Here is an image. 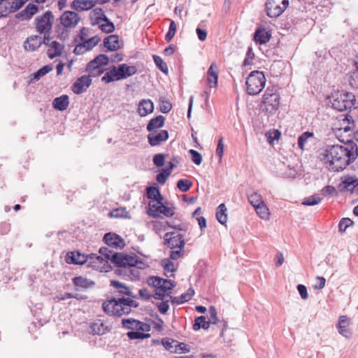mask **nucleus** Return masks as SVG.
<instances>
[{
    "mask_svg": "<svg viewBox=\"0 0 358 358\" xmlns=\"http://www.w3.org/2000/svg\"><path fill=\"white\" fill-rule=\"evenodd\" d=\"M67 264H83L87 260V256L78 251L69 252L66 255Z\"/></svg>",
    "mask_w": 358,
    "mask_h": 358,
    "instance_id": "nucleus-22",
    "label": "nucleus"
},
{
    "mask_svg": "<svg viewBox=\"0 0 358 358\" xmlns=\"http://www.w3.org/2000/svg\"><path fill=\"white\" fill-rule=\"evenodd\" d=\"M248 199L250 204L255 207L264 202L262 199V196L257 192H253L251 194H248Z\"/></svg>",
    "mask_w": 358,
    "mask_h": 358,
    "instance_id": "nucleus-42",
    "label": "nucleus"
},
{
    "mask_svg": "<svg viewBox=\"0 0 358 358\" xmlns=\"http://www.w3.org/2000/svg\"><path fill=\"white\" fill-rule=\"evenodd\" d=\"M79 20L78 14L73 11H66L60 17L61 24L66 29L76 27Z\"/></svg>",
    "mask_w": 358,
    "mask_h": 358,
    "instance_id": "nucleus-17",
    "label": "nucleus"
},
{
    "mask_svg": "<svg viewBox=\"0 0 358 358\" xmlns=\"http://www.w3.org/2000/svg\"><path fill=\"white\" fill-rule=\"evenodd\" d=\"M64 49V45L56 41H51L50 48L48 50L47 54L50 59L59 56Z\"/></svg>",
    "mask_w": 358,
    "mask_h": 358,
    "instance_id": "nucleus-30",
    "label": "nucleus"
},
{
    "mask_svg": "<svg viewBox=\"0 0 358 358\" xmlns=\"http://www.w3.org/2000/svg\"><path fill=\"white\" fill-rule=\"evenodd\" d=\"M255 209L256 213L259 215V216L262 219H268L269 213H268V208L265 205L264 202H262L261 204L257 205L254 207Z\"/></svg>",
    "mask_w": 358,
    "mask_h": 358,
    "instance_id": "nucleus-41",
    "label": "nucleus"
},
{
    "mask_svg": "<svg viewBox=\"0 0 358 358\" xmlns=\"http://www.w3.org/2000/svg\"><path fill=\"white\" fill-rule=\"evenodd\" d=\"M136 68L134 66H128L126 64H122L117 66H113L108 69L101 80L105 83H109L113 81L126 79L136 73Z\"/></svg>",
    "mask_w": 358,
    "mask_h": 358,
    "instance_id": "nucleus-4",
    "label": "nucleus"
},
{
    "mask_svg": "<svg viewBox=\"0 0 358 358\" xmlns=\"http://www.w3.org/2000/svg\"><path fill=\"white\" fill-rule=\"evenodd\" d=\"M99 253L100 256L91 253V267L101 272L109 271L110 263H113L118 268L116 273L120 275L138 278L140 275L138 269L148 266L146 262L136 255L115 252L108 248H101Z\"/></svg>",
    "mask_w": 358,
    "mask_h": 358,
    "instance_id": "nucleus-1",
    "label": "nucleus"
},
{
    "mask_svg": "<svg viewBox=\"0 0 358 358\" xmlns=\"http://www.w3.org/2000/svg\"><path fill=\"white\" fill-rule=\"evenodd\" d=\"M171 175L169 170L162 169L159 173L157 176V180L160 184H164Z\"/></svg>",
    "mask_w": 358,
    "mask_h": 358,
    "instance_id": "nucleus-50",
    "label": "nucleus"
},
{
    "mask_svg": "<svg viewBox=\"0 0 358 358\" xmlns=\"http://www.w3.org/2000/svg\"><path fill=\"white\" fill-rule=\"evenodd\" d=\"M189 153L190 154L192 160L194 164L196 165H200L201 164L202 156L198 151L189 150Z\"/></svg>",
    "mask_w": 358,
    "mask_h": 358,
    "instance_id": "nucleus-51",
    "label": "nucleus"
},
{
    "mask_svg": "<svg viewBox=\"0 0 358 358\" xmlns=\"http://www.w3.org/2000/svg\"><path fill=\"white\" fill-rule=\"evenodd\" d=\"M147 213L149 216L154 218L160 217L161 215L169 217L175 214V207L172 203L169 202L157 206H155L154 204H149Z\"/></svg>",
    "mask_w": 358,
    "mask_h": 358,
    "instance_id": "nucleus-7",
    "label": "nucleus"
},
{
    "mask_svg": "<svg viewBox=\"0 0 358 358\" xmlns=\"http://www.w3.org/2000/svg\"><path fill=\"white\" fill-rule=\"evenodd\" d=\"M54 22V15L51 11H47L41 16L35 18L36 31L43 35H48Z\"/></svg>",
    "mask_w": 358,
    "mask_h": 358,
    "instance_id": "nucleus-9",
    "label": "nucleus"
},
{
    "mask_svg": "<svg viewBox=\"0 0 358 358\" xmlns=\"http://www.w3.org/2000/svg\"><path fill=\"white\" fill-rule=\"evenodd\" d=\"M227 210V209L224 203H221L217 207L216 218L222 224H224L227 221V215L226 213Z\"/></svg>",
    "mask_w": 358,
    "mask_h": 358,
    "instance_id": "nucleus-37",
    "label": "nucleus"
},
{
    "mask_svg": "<svg viewBox=\"0 0 358 358\" xmlns=\"http://www.w3.org/2000/svg\"><path fill=\"white\" fill-rule=\"evenodd\" d=\"M109 331L108 327L106 326L101 320L91 324V333L93 334L103 335Z\"/></svg>",
    "mask_w": 358,
    "mask_h": 358,
    "instance_id": "nucleus-33",
    "label": "nucleus"
},
{
    "mask_svg": "<svg viewBox=\"0 0 358 358\" xmlns=\"http://www.w3.org/2000/svg\"><path fill=\"white\" fill-rule=\"evenodd\" d=\"M209 314H210L209 321H210L211 324H217L218 318L217 317V310L214 306H210Z\"/></svg>",
    "mask_w": 358,
    "mask_h": 358,
    "instance_id": "nucleus-56",
    "label": "nucleus"
},
{
    "mask_svg": "<svg viewBox=\"0 0 358 358\" xmlns=\"http://www.w3.org/2000/svg\"><path fill=\"white\" fill-rule=\"evenodd\" d=\"M122 324L124 328L131 329L132 331L137 330L143 332L150 331V324L132 318L122 319Z\"/></svg>",
    "mask_w": 358,
    "mask_h": 358,
    "instance_id": "nucleus-16",
    "label": "nucleus"
},
{
    "mask_svg": "<svg viewBox=\"0 0 358 358\" xmlns=\"http://www.w3.org/2000/svg\"><path fill=\"white\" fill-rule=\"evenodd\" d=\"M194 294L192 289H189L185 293L182 294L180 296L171 298V303L173 304H182L185 302L189 301Z\"/></svg>",
    "mask_w": 358,
    "mask_h": 358,
    "instance_id": "nucleus-35",
    "label": "nucleus"
},
{
    "mask_svg": "<svg viewBox=\"0 0 358 358\" xmlns=\"http://www.w3.org/2000/svg\"><path fill=\"white\" fill-rule=\"evenodd\" d=\"M158 310L162 314H166L169 309V306L168 304V301H162L159 303L157 305Z\"/></svg>",
    "mask_w": 358,
    "mask_h": 358,
    "instance_id": "nucleus-63",
    "label": "nucleus"
},
{
    "mask_svg": "<svg viewBox=\"0 0 358 358\" xmlns=\"http://www.w3.org/2000/svg\"><path fill=\"white\" fill-rule=\"evenodd\" d=\"M103 240L106 245L113 248H121L124 245L123 239L113 233L106 234Z\"/></svg>",
    "mask_w": 358,
    "mask_h": 358,
    "instance_id": "nucleus-21",
    "label": "nucleus"
},
{
    "mask_svg": "<svg viewBox=\"0 0 358 358\" xmlns=\"http://www.w3.org/2000/svg\"><path fill=\"white\" fill-rule=\"evenodd\" d=\"M314 137V134L310 131L303 132L301 135H300L298 138L297 143L298 146L301 150H304L305 146L308 142L310 138H313Z\"/></svg>",
    "mask_w": 358,
    "mask_h": 358,
    "instance_id": "nucleus-38",
    "label": "nucleus"
},
{
    "mask_svg": "<svg viewBox=\"0 0 358 358\" xmlns=\"http://www.w3.org/2000/svg\"><path fill=\"white\" fill-rule=\"evenodd\" d=\"M69 104V96L64 94L59 97H57L53 100V107L59 110H64L67 108Z\"/></svg>",
    "mask_w": 358,
    "mask_h": 358,
    "instance_id": "nucleus-31",
    "label": "nucleus"
},
{
    "mask_svg": "<svg viewBox=\"0 0 358 358\" xmlns=\"http://www.w3.org/2000/svg\"><path fill=\"white\" fill-rule=\"evenodd\" d=\"M320 156L329 171H341L353 162V147L350 149L342 145H325L320 149Z\"/></svg>",
    "mask_w": 358,
    "mask_h": 358,
    "instance_id": "nucleus-2",
    "label": "nucleus"
},
{
    "mask_svg": "<svg viewBox=\"0 0 358 358\" xmlns=\"http://www.w3.org/2000/svg\"><path fill=\"white\" fill-rule=\"evenodd\" d=\"M93 16H91V24L96 23V21H99L101 18L106 17L104 11L101 8H95L92 10Z\"/></svg>",
    "mask_w": 358,
    "mask_h": 358,
    "instance_id": "nucleus-43",
    "label": "nucleus"
},
{
    "mask_svg": "<svg viewBox=\"0 0 358 358\" xmlns=\"http://www.w3.org/2000/svg\"><path fill=\"white\" fill-rule=\"evenodd\" d=\"M164 244L171 248H178L182 250L185 246V241L183 236L180 234L176 232H167L165 234Z\"/></svg>",
    "mask_w": 358,
    "mask_h": 358,
    "instance_id": "nucleus-15",
    "label": "nucleus"
},
{
    "mask_svg": "<svg viewBox=\"0 0 358 358\" xmlns=\"http://www.w3.org/2000/svg\"><path fill=\"white\" fill-rule=\"evenodd\" d=\"M148 136V142L152 146L160 145L169 138V133L166 130H161L159 132L151 131Z\"/></svg>",
    "mask_w": 358,
    "mask_h": 358,
    "instance_id": "nucleus-19",
    "label": "nucleus"
},
{
    "mask_svg": "<svg viewBox=\"0 0 358 358\" xmlns=\"http://www.w3.org/2000/svg\"><path fill=\"white\" fill-rule=\"evenodd\" d=\"M90 86V74L83 76L73 84L71 87L72 91L77 94H81L86 91Z\"/></svg>",
    "mask_w": 358,
    "mask_h": 358,
    "instance_id": "nucleus-20",
    "label": "nucleus"
},
{
    "mask_svg": "<svg viewBox=\"0 0 358 358\" xmlns=\"http://www.w3.org/2000/svg\"><path fill=\"white\" fill-rule=\"evenodd\" d=\"M348 326L349 321L348 317L346 315L340 316L339 321L338 324L336 325V327L338 329L339 334L346 338L350 337L351 335V332L348 329Z\"/></svg>",
    "mask_w": 358,
    "mask_h": 358,
    "instance_id": "nucleus-27",
    "label": "nucleus"
},
{
    "mask_svg": "<svg viewBox=\"0 0 358 358\" xmlns=\"http://www.w3.org/2000/svg\"><path fill=\"white\" fill-rule=\"evenodd\" d=\"M24 9L26 10V13H27L28 14L27 16L29 17L30 18L38 11L37 6L31 3L28 4Z\"/></svg>",
    "mask_w": 358,
    "mask_h": 358,
    "instance_id": "nucleus-62",
    "label": "nucleus"
},
{
    "mask_svg": "<svg viewBox=\"0 0 358 358\" xmlns=\"http://www.w3.org/2000/svg\"><path fill=\"white\" fill-rule=\"evenodd\" d=\"M176 31V24L173 20H171L169 31L165 36L166 41L169 42L173 38Z\"/></svg>",
    "mask_w": 358,
    "mask_h": 358,
    "instance_id": "nucleus-49",
    "label": "nucleus"
},
{
    "mask_svg": "<svg viewBox=\"0 0 358 358\" xmlns=\"http://www.w3.org/2000/svg\"><path fill=\"white\" fill-rule=\"evenodd\" d=\"M321 200L322 198L320 196L315 194L305 199L302 202V204L305 206H314L318 204L321 201Z\"/></svg>",
    "mask_w": 358,
    "mask_h": 358,
    "instance_id": "nucleus-47",
    "label": "nucleus"
},
{
    "mask_svg": "<svg viewBox=\"0 0 358 358\" xmlns=\"http://www.w3.org/2000/svg\"><path fill=\"white\" fill-rule=\"evenodd\" d=\"M108 62V57L103 54L96 56L93 60H91V77L96 70H99L97 71L98 73H103V71H100L99 68L102 66L107 65Z\"/></svg>",
    "mask_w": 358,
    "mask_h": 358,
    "instance_id": "nucleus-23",
    "label": "nucleus"
},
{
    "mask_svg": "<svg viewBox=\"0 0 358 358\" xmlns=\"http://www.w3.org/2000/svg\"><path fill=\"white\" fill-rule=\"evenodd\" d=\"M153 163L155 166L161 167L164 164V155L163 154H157L153 157Z\"/></svg>",
    "mask_w": 358,
    "mask_h": 358,
    "instance_id": "nucleus-59",
    "label": "nucleus"
},
{
    "mask_svg": "<svg viewBox=\"0 0 358 358\" xmlns=\"http://www.w3.org/2000/svg\"><path fill=\"white\" fill-rule=\"evenodd\" d=\"M341 191H350L358 194V178L351 176H345L338 186Z\"/></svg>",
    "mask_w": 358,
    "mask_h": 358,
    "instance_id": "nucleus-18",
    "label": "nucleus"
},
{
    "mask_svg": "<svg viewBox=\"0 0 358 358\" xmlns=\"http://www.w3.org/2000/svg\"><path fill=\"white\" fill-rule=\"evenodd\" d=\"M165 117L162 115H158L150 120L147 124V130L154 131L155 129L161 128L164 126Z\"/></svg>",
    "mask_w": 358,
    "mask_h": 358,
    "instance_id": "nucleus-32",
    "label": "nucleus"
},
{
    "mask_svg": "<svg viewBox=\"0 0 358 358\" xmlns=\"http://www.w3.org/2000/svg\"><path fill=\"white\" fill-rule=\"evenodd\" d=\"M76 45L74 48V53L82 55L90 50V30L84 27L80 29L79 34L75 39Z\"/></svg>",
    "mask_w": 358,
    "mask_h": 358,
    "instance_id": "nucleus-11",
    "label": "nucleus"
},
{
    "mask_svg": "<svg viewBox=\"0 0 358 358\" xmlns=\"http://www.w3.org/2000/svg\"><path fill=\"white\" fill-rule=\"evenodd\" d=\"M211 324L210 321L206 320L205 316H199L195 318L194 323L193 324V329L198 331L200 329H208Z\"/></svg>",
    "mask_w": 358,
    "mask_h": 358,
    "instance_id": "nucleus-36",
    "label": "nucleus"
},
{
    "mask_svg": "<svg viewBox=\"0 0 358 358\" xmlns=\"http://www.w3.org/2000/svg\"><path fill=\"white\" fill-rule=\"evenodd\" d=\"M289 5V0H266L265 10L269 17L281 15Z\"/></svg>",
    "mask_w": 358,
    "mask_h": 358,
    "instance_id": "nucleus-8",
    "label": "nucleus"
},
{
    "mask_svg": "<svg viewBox=\"0 0 358 358\" xmlns=\"http://www.w3.org/2000/svg\"><path fill=\"white\" fill-rule=\"evenodd\" d=\"M73 282L76 287L80 288H87L90 286L88 280L81 276L74 278Z\"/></svg>",
    "mask_w": 358,
    "mask_h": 358,
    "instance_id": "nucleus-48",
    "label": "nucleus"
},
{
    "mask_svg": "<svg viewBox=\"0 0 358 358\" xmlns=\"http://www.w3.org/2000/svg\"><path fill=\"white\" fill-rule=\"evenodd\" d=\"M162 343L166 350H168L172 352H174V348H175V345H176L175 340L171 339V338H166V339H163L162 341Z\"/></svg>",
    "mask_w": 358,
    "mask_h": 358,
    "instance_id": "nucleus-54",
    "label": "nucleus"
},
{
    "mask_svg": "<svg viewBox=\"0 0 358 358\" xmlns=\"http://www.w3.org/2000/svg\"><path fill=\"white\" fill-rule=\"evenodd\" d=\"M147 283L150 286L164 292L169 291L176 286L173 281L164 279L158 276L149 277L147 279Z\"/></svg>",
    "mask_w": 358,
    "mask_h": 358,
    "instance_id": "nucleus-14",
    "label": "nucleus"
},
{
    "mask_svg": "<svg viewBox=\"0 0 358 358\" xmlns=\"http://www.w3.org/2000/svg\"><path fill=\"white\" fill-rule=\"evenodd\" d=\"M127 337L131 340H135V339H145L150 337V334H145L143 331H131L127 333Z\"/></svg>",
    "mask_w": 358,
    "mask_h": 358,
    "instance_id": "nucleus-40",
    "label": "nucleus"
},
{
    "mask_svg": "<svg viewBox=\"0 0 358 358\" xmlns=\"http://www.w3.org/2000/svg\"><path fill=\"white\" fill-rule=\"evenodd\" d=\"M138 303L130 297L111 298L103 303V310L109 315L121 316L129 314L132 308H137Z\"/></svg>",
    "mask_w": 358,
    "mask_h": 358,
    "instance_id": "nucleus-3",
    "label": "nucleus"
},
{
    "mask_svg": "<svg viewBox=\"0 0 358 358\" xmlns=\"http://www.w3.org/2000/svg\"><path fill=\"white\" fill-rule=\"evenodd\" d=\"M328 99L332 108L338 111L350 109L356 101L352 93L345 91L336 92L329 96Z\"/></svg>",
    "mask_w": 358,
    "mask_h": 358,
    "instance_id": "nucleus-5",
    "label": "nucleus"
},
{
    "mask_svg": "<svg viewBox=\"0 0 358 358\" xmlns=\"http://www.w3.org/2000/svg\"><path fill=\"white\" fill-rule=\"evenodd\" d=\"M110 285L113 287L111 289L112 298L130 297L132 299L136 298V296L131 292V288L127 287L125 283L113 280H110Z\"/></svg>",
    "mask_w": 358,
    "mask_h": 358,
    "instance_id": "nucleus-12",
    "label": "nucleus"
},
{
    "mask_svg": "<svg viewBox=\"0 0 358 358\" xmlns=\"http://www.w3.org/2000/svg\"><path fill=\"white\" fill-rule=\"evenodd\" d=\"M154 110L153 102L150 99H143L138 104V113L141 117L146 116L152 113Z\"/></svg>",
    "mask_w": 358,
    "mask_h": 358,
    "instance_id": "nucleus-28",
    "label": "nucleus"
},
{
    "mask_svg": "<svg viewBox=\"0 0 358 358\" xmlns=\"http://www.w3.org/2000/svg\"><path fill=\"white\" fill-rule=\"evenodd\" d=\"M153 60L158 69L164 73H168V66L162 58L158 55H153Z\"/></svg>",
    "mask_w": 358,
    "mask_h": 358,
    "instance_id": "nucleus-44",
    "label": "nucleus"
},
{
    "mask_svg": "<svg viewBox=\"0 0 358 358\" xmlns=\"http://www.w3.org/2000/svg\"><path fill=\"white\" fill-rule=\"evenodd\" d=\"M192 186V182L187 179H180L177 182V187L182 192H187Z\"/></svg>",
    "mask_w": 358,
    "mask_h": 358,
    "instance_id": "nucleus-45",
    "label": "nucleus"
},
{
    "mask_svg": "<svg viewBox=\"0 0 358 358\" xmlns=\"http://www.w3.org/2000/svg\"><path fill=\"white\" fill-rule=\"evenodd\" d=\"M271 37V33L262 27L257 28L254 34V40L259 44L268 43Z\"/></svg>",
    "mask_w": 358,
    "mask_h": 358,
    "instance_id": "nucleus-25",
    "label": "nucleus"
},
{
    "mask_svg": "<svg viewBox=\"0 0 358 358\" xmlns=\"http://www.w3.org/2000/svg\"><path fill=\"white\" fill-rule=\"evenodd\" d=\"M92 26H97L99 29H100L104 33H111L115 30L114 24L110 21V20L106 17L105 18L99 19V21H96V23H94L91 24Z\"/></svg>",
    "mask_w": 358,
    "mask_h": 358,
    "instance_id": "nucleus-26",
    "label": "nucleus"
},
{
    "mask_svg": "<svg viewBox=\"0 0 358 358\" xmlns=\"http://www.w3.org/2000/svg\"><path fill=\"white\" fill-rule=\"evenodd\" d=\"M189 349L187 346V345L183 343H178L177 341H176V345L174 348V352H189Z\"/></svg>",
    "mask_w": 358,
    "mask_h": 358,
    "instance_id": "nucleus-58",
    "label": "nucleus"
},
{
    "mask_svg": "<svg viewBox=\"0 0 358 358\" xmlns=\"http://www.w3.org/2000/svg\"><path fill=\"white\" fill-rule=\"evenodd\" d=\"M104 46L110 51H114L119 48V39L117 35H110L104 39Z\"/></svg>",
    "mask_w": 358,
    "mask_h": 358,
    "instance_id": "nucleus-34",
    "label": "nucleus"
},
{
    "mask_svg": "<svg viewBox=\"0 0 358 358\" xmlns=\"http://www.w3.org/2000/svg\"><path fill=\"white\" fill-rule=\"evenodd\" d=\"M297 290L301 296V297L306 300L308 297V294L307 292L306 287L303 285H297Z\"/></svg>",
    "mask_w": 358,
    "mask_h": 358,
    "instance_id": "nucleus-64",
    "label": "nucleus"
},
{
    "mask_svg": "<svg viewBox=\"0 0 358 358\" xmlns=\"http://www.w3.org/2000/svg\"><path fill=\"white\" fill-rule=\"evenodd\" d=\"M42 44V38L38 36H31L29 37L24 44L26 50L34 51Z\"/></svg>",
    "mask_w": 358,
    "mask_h": 358,
    "instance_id": "nucleus-29",
    "label": "nucleus"
},
{
    "mask_svg": "<svg viewBox=\"0 0 358 358\" xmlns=\"http://www.w3.org/2000/svg\"><path fill=\"white\" fill-rule=\"evenodd\" d=\"M338 120L336 129L339 133H344L347 137H351L355 134V124L351 115H342Z\"/></svg>",
    "mask_w": 358,
    "mask_h": 358,
    "instance_id": "nucleus-13",
    "label": "nucleus"
},
{
    "mask_svg": "<svg viewBox=\"0 0 358 358\" xmlns=\"http://www.w3.org/2000/svg\"><path fill=\"white\" fill-rule=\"evenodd\" d=\"M217 69V65L212 63L207 71V83L210 88L216 87L217 85L218 73Z\"/></svg>",
    "mask_w": 358,
    "mask_h": 358,
    "instance_id": "nucleus-24",
    "label": "nucleus"
},
{
    "mask_svg": "<svg viewBox=\"0 0 358 358\" xmlns=\"http://www.w3.org/2000/svg\"><path fill=\"white\" fill-rule=\"evenodd\" d=\"M72 8L78 11L90 9V1L87 0H74L72 2Z\"/></svg>",
    "mask_w": 358,
    "mask_h": 358,
    "instance_id": "nucleus-39",
    "label": "nucleus"
},
{
    "mask_svg": "<svg viewBox=\"0 0 358 358\" xmlns=\"http://www.w3.org/2000/svg\"><path fill=\"white\" fill-rule=\"evenodd\" d=\"M266 83L265 76L262 71H252L246 80V91L250 95H256L262 92Z\"/></svg>",
    "mask_w": 358,
    "mask_h": 358,
    "instance_id": "nucleus-6",
    "label": "nucleus"
},
{
    "mask_svg": "<svg viewBox=\"0 0 358 358\" xmlns=\"http://www.w3.org/2000/svg\"><path fill=\"white\" fill-rule=\"evenodd\" d=\"M52 70V67L50 65H45L34 73V78L38 80Z\"/></svg>",
    "mask_w": 358,
    "mask_h": 358,
    "instance_id": "nucleus-46",
    "label": "nucleus"
},
{
    "mask_svg": "<svg viewBox=\"0 0 358 358\" xmlns=\"http://www.w3.org/2000/svg\"><path fill=\"white\" fill-rule=\"evenodd\" d=\"M159 192V189L154 186H150L147 188V196L148 199L153 200L156 198L157 194Z\"/></svg>",
    "mask_w": 358,
    "mask_h": 358,
    "instance_id": "nucleus-57",
    "label": "nucleus"
},
{
    "mask_svg": "<svg viewBox=\"0 0 358 358\" xmlns=\"http://www.w3.org/2000/svg\"><path fill=\"white\" fill-rule=\"evenodd\" d=\"M224 145L223 144V138L220 137L218 141V144L216 149V155L220 157V159H222L224 154Z\"/></svg>",
    "mask_w": 358,
    "mask_h": 358,
    "instance_id": "nucleus-61",
    "label": "nucleus"
},
{
    "mask_svg": "<svg viewBox=\"0 0 358 358\" xmlns=\"http://www.w3.org/2000/svg\"><path fill=\"white\" fill-rule=\"evenodd\" d=\"M279 96L273 93L272 90L267 89L263 96V101L261 104V109L269 113H273L278 108Z\"/></svg>",
    "mask_w": 358,
    "mask_h": 358,
    "instance_id": "nucleus-10",
    "label": "nucleus"
},
{
    "mask_svg": "<svg viewBox=\"0 0 358 358\" xmlns=\"http://www.w3.org/2000/svg\"><path fill=\"white\" fill-rule=\"evenodd\" d=\"M353 222L350 218H343L339 222L338 227L339 231H345L346 229L352 225Z\"/></svg>",
    "mask_w": 358,
    "mask_h": 358,
    "instance_id": "nucleus-55",
    "label": "nucleus"
},
{
    "mask_svg": "<svg viewBox=\"0 0 358 358\" xmlns=\"http://www.w3.org/2000/svg\"><path fill=\"white\" fill-rule=\"evenodd\" d=\"M349 83L353 89H358V70L352 72L349 78Z\"/></svg>",
    "mask_w": 358,
    "mask_h": 358,
    "instance_id": "nucleus-52",
    "label": "nucleus"
},
{
    "mask_svg": "<svg viewBox=\"0 0 358 358\" xmlns=\"http://www.w3.org/2000/svg\"><path fill=\"white\" fill-rule=\"evenodd\" d=\"M321 192L322 195L327 196L336 194V189L333 186L327 185L323 187Z\"/></svg>",
    "mask_w": 358,
    "mask_h": 358,
    "instance_id": "nucleus-60",
    "label": "nucleus"
},
{
    "mask_svg": "<svg viewBox=\"0 0 358 358\" xmlns=\"http://www.w3.org/2000/svg\"><path fill=\"white\" fill-rule=\"evenodd\" d=\"M160 111L163 113H168L172 108V104L170 101L165 99H160Z\"/></svg>",
    "mask_w": 358,
    "mask_h": 358,
    "instance_id": "nucleus-53",
    "label": "nucleus"
}]
</instances>
